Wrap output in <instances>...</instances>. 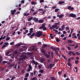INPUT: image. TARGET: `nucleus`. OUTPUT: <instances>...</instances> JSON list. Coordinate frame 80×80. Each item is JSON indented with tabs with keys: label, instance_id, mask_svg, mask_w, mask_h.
Listing matches in <instances>:
<instances>
[{
	"label": "nucleus",
	"instance_id": "nucleus-34",
	"mask_svg": "<svg viewBox=\"0 0 80 80\" xmlns=\"http://www.w3.org/2000/svg\"><path fill=\"white\" fill-rule=\"evenodd\" d=\"M33 15H37V12H34L33 13Z\"/></svg>",
	"mask_w": 80,
	"mask_h": 80
},
{
	"label": "nucleus",
	"instance_id": "nucleus-63",
	"mask_svg": "<svg viewBox=\"0 0 80 80\" xmlns=\"http://www.w3.org/2000/svg\"><path fill=\"white\" fill-rule=\"evenodd\" d=\"M25 72V71L23 70H22V73H24Z\"/></svg>",
	"mask_w": 80,
	"mask_h": 80
},
{
	"label": "nucleus",
	"instance_id": "nucleus-15",
	"mask_svg": "<svg viewBox=\"0 0 80 80\" xmlns=\"http://www.w3.org/2000/svg\"><path fill=\"white\" fill-rule=\"evenodd\" d=\"M3 57L2 55H0V62H2V60H3Z\"/></svg>",
	"mask_w": 80,
	"mask_h": 80
},
{
	"label": "nucleus",
	"instance_id": "nucleus-6",
	"mask_svg": "<svg viewBox=\"0 0 80 80\" xmlns=\"http://www.w3.org/2000/svg\"><path fill=\"white\" fill-rule=\"evenodd\" d=\"M21 48H24V46H21L19 48H18L17 49V51H18V52H22V51H23V49Z\"/></svg>",
	"mask_w": 80,
	"mask_h": 80
},
{
	"label": "nucleus",
	"instance_id": "nucleus-33",
	"mask_svg": "<svg viewBox=\"0 0 80 80\" xmlns=\"http://www.w3.org/2000/svg\"><path fill=\"white\" fill-rule=\"evenodd\" d=\"M51 49H52V50H53L54 51H56V50H57V49L56 48H55L53 47L51 48Z\"/></svg>",
	"mask_w": 80,
	"mask_h": 80
},
{
	"label": "nucleus",
	"instance_id": "nucleus-37",
	"mask_svg": "<svg viewBox=\"0 0 80 80\" xmlns=\"http://www.w3.org/2000/svg\"><path fill=\"white\" fill-rule=\"evenodd\" d=\"M68 43H72V40H69L68 41Z\"/></svg>",
	"mask_w": 80,
	"mask_h": 80
},
{
	"label": "nucleus",
	"instance_id": "nucleus-7",
	"mask_svg": "<svg viewBox=\"0 0 80 80\" xmlns=\"http://www.w3.org/2000/svg\"><path fill=\"white\" fill-rule=\"evenodd\" d=\"M33 20L35 22H37L38 21V18H36V17H34L33 18Z\"/></svg>",
	"mask_w": 80,
	"mask_h": 80
},
{
	"label": "nucleus",
	"instance_id": "nucleus-55",
	"mask_svg": "<svg viewBox=\"0 0 80 80\" xmlns=\"http://www.w3.org/2000/svg\"><path fill=\"white\" fill-rule=\"evenodd\" d=\"M53 31H55L56 33H58V30H55V29H53Z\"/></svg>",
	"mask_w": 80,
	"mask_h": 80
},
{
	"label": "nucleus",
	"instance_id": "nucleus-30",
	"mask_svg": "<svg viewBox=\"0 0 80 80\" xmlns=\"http://www.w3.org/2000/svg\"><path fill=\"white\" fill-rule=\"evenodd\" d=\"M59 10V9L58 8H56L54 10L55 12H57Z\"/></svg>",
	"mask_w": 80,
	"mask_h": 80
},
{
	"label": "nucleus",
	"instance_id": "nucleus-40",
	"mask_svg": "<svg viewBox=\"0 0 80 80\" xmlns=\"http://www.w3.org/2000/svg\"><path fill=\"white\" fill-rule=\"evenodd\" d=\"M47 46V45L46 44H43L42 47L43 48H45Z\"/></svg>",
	"mask_w": 80,
	"mask_h": 80
},
{
	"label": "nucleus",
	"instance_id": "nucleus-48",
	"mask_svg": "<svg viewBox=\"0 0 80 80\" xmlns=\"http://www.w3.org/2000/svg\"><path fill=\"white\" fill-rule=\"evenodd\" d=\"M46 51L44 50H42V53H43L44 55H45L46 54L45 53V52Z\"/></svg>",
	"mask_w": 80,
	"mask_h": 80
},
{
	"label": "nucleus",
	"instance_id": "nucleus-12",
	"mask_svg": "<svg viewBox=\"0 0 80 80\" xmlns=\"http://www.w3.org/2000/svg\"><path fill=\"white\" fill-rule=\"evenodd\" d=\"M35 33H33L32 34V35H31V36H29V37H30V38H32L33 37V36H34V35L35 36Z\"/></svg>",
	"mask_w": 80,
	"mask_h": 80
},
{
	"label": "nucleus",
	"instance_id": "nucleus-14",
	"mask_svg": "<svg viewBox=\"0 0 80 80\" xmlns=\"http://www.w3.org/2000/svg\"><path fill=\"white\" fill-rule=\"evenodd\" d=\"M65 2V1H60L58 4H62V3H64Z\"/></svg>",
	"mask_w": 80,
	"mask_h": 80
},
{
	"label": "nucleus",
	"instance_id": "nucleus-24",
	"mask_svg": "<svg viewBox=\"0 0 80 80\" xmlns=\"http://www.w3.org/2000/svg\"><path fill=\"white\" fill-rule=\"evenodd\" d=\"M45 55L47 58H50V55L47 54H46Z\"/></svg>",
	"mask_w": 80,
	"mask_h": 80
},
{
	"label": "nucleus",
	"instance_id": "nucleus-29",
	"mask_svg": "<svg viewBox=\"0 0 80 80\" xmlns=\"http://www.w3.org/2000/svg\"><path fill=\"white\" fill-rule=\"evenodd\" d=\"M51 55H52V58H53V57H54V55H53V51L51 52Z\"/></svg>",
	"mask_w": 80,
	"mask_h": 80
},
{
	"label": "nucleus",
	"instance_id": "nucleus-47",
	"mask_svg": "<svg viewBox=\"0 0 80 80\" xmlns=\"http://www.w3.org/2000/svg\"><path fill=\"white\" fill-rule=\"evenodd\" d=\"M7 47V46H6V45H5V44L3 45L2 46V49H3V48H4V47Z\"/></svg>",
	"mask_w": 80,
	"mask_h": 80
},
{
	"label": "nucleus",
	"instance_id": "nucleus-25",
	"mask_svg": "<svg viewBox=\"0 0 80 80\" xmlns=\"http://www.w3.org/2000/svg\"><path fill=\"white\" fill-rule=\"evenodd\" d=\"M28 23L29 25H30H30H33V24H34V23H33V24H32V22H28Z\"/></svg>",
	"mask_w": 80,
	"mask_h": 80
},
{
	"label": "nucleus",
	"instance_id": "nucleus-21",
	"mask_svg": "<svg viewBox=\"0 0 80 80\" xmlns=\"http://www.w3.org/2000/svg\"><path fill=\"white\" fill-rule=\"evenodd\" d=\"M11 53V50H9L8 51H7V53H6V55H8L9 53Z\"/></svg>",
	"mask_w": 80,
	"mask_h": 80
},
{
	"label": "nucleus",
	"instance_id": "nucleus-17",
	"mask_svg": "<svg viewBox=\"0 0 80 80\" xmlns=\"http://www.w3.org/2000/svg\"><path fill=\"white\" fill-rule=\"evenodd\" d=\"M33 28H31L30 29V31H29V32L31 33H33Z\"/></svg>",
	"mask_w": 80,
	"mask_h": 80
},
{
	"label": "nucleus",
	"instance_id": "nucleus-46",
	"mask_svg": "<svg viewBox=\"0 0 80 80\" xmlns=\"http://www.w3.org/2000/svg\"><path fill=\"white\" fill-rule=\"evenodd\" d=\"M46 10H45L44 11H43L42 12V15H44L45 14V12H46Z\"/></svg>",
	"mask_w": 80,
	"mask_h": 80
},
{
	"label": "nucleus",
	"instance_id": "nucleus-49",
	"mask_svg": "<svg viewBox=\"0 0 80 80\" xmlns=\"http://www.w3.org/2000/svg\"><path fill=\"white\" fill-rule=\"evenodd\" d=\"M11 15H15V12H13V11H12V10H11Z\"/></svg>",
	"mask_w": 80,
	"mask_h": 80
},
{
	"label": "nucleus",
	"instance_id": "nucleus-42",
	"mask_svg": "<svg viewBox=\"0 0 80 80\" xmlns=\"http://www.w3.org/2000/svg\"><path fill=\"white\" fill-rule=\"evenodd\" d=\"M78 62H79V61H78V60H76L75 61V63H76V64H77Z\"/></svg>",
	"mask_w": 80,
	"mask_h": 80
},
{
	"label": "nucleus",
	"instance_id": "nucleus-4",
	"mask_svg": "<svg viewBox=\"0 0 80 80\" xmlns=\"http://www.w3.org/2000/svg\"><path fill=\"white\" fill-rule=\"evenodd\" d=\"M28 70H27V72H29L31 71V70H32V67L31 65H28Z\"/></svg>",
	"mask_w": 80,
	"mask_h": 80
},
{
	"label": "nucleus",
	"instance_id": "nucleus-61",
	"mask_svg": "<svg viewBox=\"0 0 80 80\" xmlns=\"http://www.w3.org/2000/svg\"><path fill=\"white\" fill-rule=\"evenodd\" d=\"M50 68H52L53 67H52V64H50Z\"/></svg>",
	"mask_w": 80,
	"mask_h": 80
},
{
	"label": "nucleus",
	"instance_id": "nucleus-36",
	"mask_svg": "<svg viewBox=\"0 0 80 80\" xmlns=\"http://www.w3.org/2000/svg\"><path fill=\"white\" fill-rule=\"evenodd\" d=\"M56 41L57 42H59L60 41V40L58 38H57L56 39Z\"/></svg>",
	"mask_w": 80,
	"mask_h": 80
},
{
	"label": "nucleus",
	"instance_id": "nucleus-22",
	"mask_svg": "<svg viewBox=\"0 0 80 80\" xmlns=\"http://www.w3.org/2000/svg\"><path fill=\"white\" fill-rule=\"evenodd\" d=\"M33 17H31V18H29L28 19V22H30V20H33Z\"/></svg>",
	"mask_w": 80,
	"mask_h": 80
},
{
	"label": "nucleus",
	"instance_id": "nucleus-35",
	"mask_svg": "<svg viewBox=\"0 0 80 80\" xmlns=\"http://www.w3.org/2000/svg\"><path fill=\"white\" fill-rule=\"evenodd\" d=\"M67 48L68 50H71V47L69 46H67Z\"/></svg>",
	"mask_w": 80,
	"mask_h": 80
},
{
	"label": "nucleus",
	"instance_id": "nucleus-18",
	"mask_svg": "<svg viewBox=\"0 0 80 80\" xmlns=\"http://www.w3.org/2000/svg\"><path fill=\"white\" fill-rule=\"evenodd\" d=\"M39 72V73H43V70L42 69H40Z\"/></svg>",
	"mask_w": 80,
	"mask_h": 80
},
{
	"label": "nucleus",
	"instance_id": "nucleus-31",
	"mask_svg": "<svg viewBox=\"0 0 80 80\" xmlns=\"http://www.w3.org/2000/svg\"><path fill=\"white\" fill-rule=\"evenodd\" d=\"M33 72L34 73V75H36V73H37V71L36 70H34L33 71Z\"/></svg>",
	"mask_w": 80,
	"mask_h": 80
},
{
	"label": "nucleus",
	"instance_id": "nucleus-59",
	"mask_svg": "<svg viewBox=\"0 0 80 80\" xmlns=\"http://www.w3.org/2000/svg\"><path fill=\"white\" fill-rule=\"evenodd\" d=\"M72 54L73 55H74V56H75V53H74L73 52H72Z\"/></svg>",
	"mask_w": 80,
	"mask_h": 80
},
{
	"label": "nucleus",
	"instance_id": "nucleus-62",
	"mask_svg": "<svg viewBox=\"0 0 80 80\" xmlns=\"http://www.w3.org/2000/svg\"><path fill=\"white\" fill-rule=\"evenodd\" d=\"M55 51V52L57 54V55H58V51H57V50Z\"/></svg>",
	"mask_w": 80,
	"mask_h": 80
},
{
	"label": "nucleus",
	"instance_id": "nucleus-26",
	"mask_svg": "<svg viewBox=\"0 0 80 80\" xmlns=\"http://www.w3.org/2000/svg\"><path fill=\"white\" fill-rule=\"evenodd\" d=\"M54 28H53V26L52 25V27H50V30H53V29Z\"/></svg>",
	"mask_w": 80,
	"mask_h": 80
},
{
	"label": "nucleus",
	"instance_id": "nucleus-44",
	"mask_svg": "<svg viewBox=\"0 0 80 80\" xmlns=\"http://www.w3.org/2000/svg\"><path fill=\"white\" fill-rule=\"evenodd\" d=\"M17 64H16L15 65V67H14L13 68V69H14V68H15V69H16L17 68Z\"/></svg>",
	"mask_w": 80,
	"mask_h": 80
},
{
	"label": "nucleus",
	"instance_id": "nucleus-43",
	"mask_svg": "<svg viewBox=\"0 0 80 80\" xmlns=\"http://www.w3.org/2000/svg\"><path fill=\"white\" fill-rule=\"evenodd\" d=\"M63 17V14H62L59 15V18H62Z\"/></svg>",
	"mask_w": 80,
	"mask_h": 80
},
{
	"label": "nucleus",
	"instance_id": "nucleus-28",
	"mask_svg": "<svg viewBox=\"0 0 80 80\" xmlns=\"http://www.w3.org/2000/svg\"><path fill=\"white\" fill-rule=\"evenodd\" d=\"M37 80V78L36 77H34L33 78L32 80Z\"/></svg>",
	"mask_w": 80,
	"mask_h": 80
},
{
	"label": "nucleus",
	"instance_id": "nucleus-10",
	"mask_svg": "<svg viewBox=\"0 0 80 80\" xmlns=\"http://www.w3.org/2000/svg\"><path fill=\"white\" fill-rule=\"evenodd\" d=\"M65 25H63L62 26H61V31H63V30H64V28H65Z\"/></svg>",
	"mask_w": 80,
	"mask_h": 80
},
{
	"label": "nucleus",
	"instance_id": "nucleus-41",
	"mask_svg": "<svg viewBox=\"0 0 80 80\" xmlns=\"http://www.w3.org/2000/svg\"><path fill=\"white\" fill-rule=\"evenodd\" d=\"M38 68L39 69H40L41 68H42V66H41V65H38Z\"/></svg>",
	"mask_w": 80,
	"mask_h": 80
},
{
	"label": "nucleus",
	"instance_id": "nucleus-52",
	"mask_svg": "<svg viewBox=\"0 0 80 80\" xmlns=\"http://www.w3.org/2000/svg\"><path fill=\"white\" fill-rule=\"evenodd\" d=\"M2 63H7V61H3L2 62Z\"/></svg>",
	"mask_w": 80,
	"mask_h": 80
},
{
	"label": "nucleus",
	"instance_id": "nucleus-54",
	"mask_svg": "<svg viewBox=\"0 0 80 80\" xmlns=\"http://www.w3.org/2000/svg\"><path fill=\"white\" fill-rule=\"evenodd\" d=\"M14 43V42H13L10 43V45H13Z\"/></svg>",
	"mask_w": 80,
	"mask_h": 80
},
{
	"label": "nucleus",
	"instance_id": "nucleus-58",
	"mask_svg": "<svg viewBox=\"0 0 80 80\" xmlns=\"http://www.w3.org/2000/svg\"><path fill=\"white\" fill-rule=\"evenodd\" d=\"M63 34H66V33H67L65 31H63Z\"/></svg>",
	"mask_w": 80,
	"mask_h": 80
},
{
	"label": "nucleus",
	"instance_id": "nucleus-19",
	"mask_svg": "<svg viewBox=\"0 0 80 80\" xmlns=\"http://www.w3.org/2000/svg\"><path fill=\"white\" fill-rule=\"evenodd\" d=\"M72 51H70L68 52V55H69L71 56V55H72Z\"/></svg>",
	"mask_w": 80,
	"mask_h": 80
},
{
	"label": "nucleus",
	"instance_id": "nucleus-45",
	"mask_svg": "<svg viewBox=\"0 0 80 80\" xmlns=\"http://www.w3.org/2000/svg\"><path fill=\"white\" fill-rule=\"evenodd\" d=\"M16 77L15 76H13L11 78V80H13V79L15 78Z\"/></svg>",
	"mask_w": 80,
	"mask_h": 80
},
{
	"label": "nucleus",
	"instance_id": "nucleus-13",
	"mask_svg": "<svg viewBox=\"0 0 80 80\" xmlns=\"http://www.w3.org/2000/svg\"><path fill=\"white\" fill-rule=\"evenodd\" d=\"M25 76L26 77H28V76H29V73L28 72L25 73Z\"/></svg>",
	"mask_w": 80,
	"mask_h": 80
},
{
	"label": "nucleus",
	"instance_id": "nucleus-1",
	"mask_svg": "<svg viewBox=\"0 0 80 80\" xmlns=\"http://www.w3.org/2000/svg\"><path fill=\"white\" fill-rule=\"evenodd\" d=\"M22 55H21V57H22V60H25L27 57V56L26 55V52H22Z\"/></svg>",
	"mask_w": 80,
	"mask_h": 80
},
{
	"label": "nucleus",
	"instance_id": "nucleus-27",
	"mask_svg": "<svg viewBox=\"0 0 80 80\" xmlns=\"http://www.w3.org/2000/svg\"><path fill=\"white\" fill-rule=\"evenodd\" d=\"M52 26H53L54 28H56L57 27V25H56V23H55L54 25H52Z\"/></svg>",
	"mask_w": 80,
	"mask_h": 80
},
{
	"label": "nucleus",
	"instance_id": "nucleus-53",
	"mask_svg": "<svg viewBox=\"0 0 80 80\" xmlns=\"http://www.w3.org/2000/svg\"><path fill=\"white\" fill-rule=\"evenodd\" d=\"M78 47V44L75 47V48H77Z\"/></svg>",
	"mask_w": 80,
	"mask_h": 80
},
{
	"label": "nucleus",
	"instance_id": "nucleus-9",
	"mask_svg": "<svg viewBox=\"0 0 80 80\" xmlns=\"http://www.w3.org/2000/svg\"><path fill=\"white\" fill-rule=\"evenodd\" d=\"M43 19H40L38 21V22L39 23H43Z\"/></svg>",
	"mask_w": 80,
	"mask_h": 80
},
{
	"label": "nucleus",
	"instance_id": "nucleus-39",
	"mask_svg": "<svg viewBox=\"0 0 80 80\" xmlns=\"http://www.w3.org/2000/svg\"><path fill=\"white\" fill-rule=\"evenodd\" d=\"M62 57H63L64 58V59H65V60H67V58H66V57H65V56L64 55L62 54Z\"/></svg>",
	"mask_w": 80,
	"mask_h": 80
},
{
	"label": "nucleus",
	"instance_id": "nucleus-56",
	"mask_svg": "<svg viewBox=\"0 0 80 80\" xmlns=\"http://www.w3.org/2000/svg\"><path fill=\"white\" fill-rule=\"evenodd\" d=\"M63 77L64 78H66V77H67V74H64L63 75Z\"/></svg>",
	"mask_w": 80,
	"mask_h": 80
},
{
	"label": "nucleus",
	"instance_id": "nucleus-20",
	"mask_svg": "<svg viewBox=\"0 0 80 80\" xmlns=\"http://www.w3.org/2000/svg\"><path fill=\"white\" fill-rule=\"evenodd\" d=\"M6 38V36H4L3 37H2L0 38V40H2L3 39H5Z\"/></svg>",
	"mask_w": 80,
	"mask_h": 80
},
{
	"label": "nucleus",
	"instance_id": "nucleus-2",
	"mask_svg": "<svg viewBox=\"0 0 80 80\" xmlns=\"http://www.w3.org/2000/svg\"><path fill=\"white\" fill-rule=\"evenodd\" d=\"M42 35V31H39L36 32L35 34V37H40L41 35Z\"/></svg>",
	"mask_w": 80,
	"mask_h": 80
},
{
	"label": "nucleus",
	"instance_id": "nucleus-16",
	"mask_svg": "<svg viewBox=\"0 0 80 80\" xmlns=\"http://www.w3.org/2000/svg\"><path fill=\"white\" fill-rule=\"evenodd\" d=\"M31 3L32 5H36L37 3V2H35L33 1L31 2Z\"/></svg>",
	"mask_w": 80,
	"mask_h": 80
},
{
	"label": "nucleus",
	"instance_id": "nucleus-50",
	"mask_svg": "<svg viewBox=\"0 0 80 80\" xmlns=\"http://www.w3.org/2000/svg\"><path fill=\"white\" fill-rule=\"evenodd\" d=\"M31 35H32V33L30 32L27 34V35H28V36L29 37H30V36H31ZM29 35H30V36H29Z\"/></svg>",
	"mask_w": 80,
	"mask_h": 80
},
{
	"label": "nucleus",
	"instance_id": "nucleus-57",
	"mask_svg": "<svg viewBox=\"0 0 80 80\" xmlns=\"http://www.w3.org/2000/svg\"><path fill=\"white\" fill-rule=\"evenodd\" d=\"M38 62H36L34 63V64L35 65H38Z\"/></svg>",
	"mask_w": 80,
	"mask_h": 80
},
{
	"label": "nucleus",
	"instance_id": "nucleus-64",
	"mask_svg": "<svg viewBox=\"0 0 80 80\" xmlns=\"http://www.w3.org/2000/svg\"><path fill=\"white\" fill-rule=\"evenodd\" d=\"M64 35H65L63 34H61V37H64Z\"/></svg>",
	"mask_w": 80,
	"mask_h": 80
},
{
	"label": "nucleus",
	"instance_id": "nucleus-3",
	"mask_svg": "<svg viewBox=\"0 0 80 80\" xmlns=\"http://www.w3.org/2000/svg\"><path fill=\"white\" fill-rule=\"evenodd\" d=\"M39 29H43L44 31L47 30V27H45V24L43 23L42 25V26H41L39 28Z\"/></svg>",
	"mask_w": 80,
	"mask_h": 80
},
{
	"label": "nucleus",
	"instance_id": "nucleus-38",
	"mask_svg": "<svg viewBox=\"0 0 80 80\" xmlns=\"http://www.w3.org/2000/svg\"><path fill=\"white\" fill-rule=\"evenodd\" d=\"M8 42H6L4 43V45H6V46H7V47H8Z\"/></svg>",
	"mask_w": 80,
	"mask_h": 80
},
{
	"label": "nucleus",
	"instance_id": "nucleus-51",
	"mask_svg": "<svg viewBox=\"0 0 80 80\" xmlns=\"http://www.w3.org/2000/svg\"><path fill=\"white\" fill-rule=\"evenodd\" d=\"M44 2V0H40L39 1L40 3H42V2Z\"/></svg>",
	"mask_w": 80,
	"mask_h": 80
},
{
	"label": "nucleus",
	"instance_id": "nucleus-11",
	"mask_svg": "<svg viewBox=\"0 0 80 80\" xmlns=\"http://www.w3.org/2000/svg\"><path fill=\"white\" fill-rule=\"evenodd\" d=\"M23 44H20V43H18V44L16 45V47H20V46H21V45H23Z\"/></svg>",
	"mask_w": 80,
	"mask_h": 80
},
{
	"label": "nucleus",
	"instance_id": "nucleus-8",
	"mask_svg": "<svg viewBox=\"0 0 80 80\" xmlns=\"http://www.w3.org/2000/svg\"><path fill=\"white\" fill-rule=\"evenodd\" d=\"M68 9L69 10H74V8H72L71 6H69L68 7Z\"/></svg>",
	"mask_w": 80,
	"mask_h": 80
},
{
	"label": "nucleus",
	"instance_id": "nucleus-32",
	"mask_svg": "<svg viewBox=\"0 0 80 80\" xmlns=\"http://www.w3.org/2000/svg\"><path fill=\"white\" fill-rule=\"evenodd\" d=\"M10 39V37H8L6 38V41H8V40H9Z\"/></svg>",
	"mask_w": 80,
	"mask_h": 80
},
{
	"label": "nucleus",
	"instance_id": "nucleus-60",
	"mask_svg": "<svg viewBox=\"0 0 80 80\" xmlns=\"http://www.w3.org/2000/svg\"><path fill=\"white\" fill-rule=\"evenodd\" d=\"M76 53L78 55H80V53L78 52H76Z\"/></svg>",
	"mask_w": 80,
	"mask_h": 80
},
{
	"label": "nucleus",
	"instance_id": "nucleus-23",
	"mask_svg": "<svg viewBox=\"0 0 80 80\" xmlns=\"http://www.w3.org/2000/svg\"><path fill=\"white\" fill-rule=\"evenodd\" d=\"M15 64V63H13L12 64H10L9 65V67H13V66H14Z\"/></svg>",
	"mask_w": 80,
	"mask_h": 80
},
{
	"label": "nucleus",
	"instance_id": "nucleus-5",
	"mask_svg": "<svg viewBox=\"0 0 80 80\" xmlns=\"http://www.w3.org/2000/svg\"><path fill=\"white\" fill-rule=\"evenodd\" d=\"M69 17H72V18H76L77 15L73 13H71L69 14Z\"/></svg>",
	"mask_w": 80,
	"mask_h": 80
}]
</instances>
